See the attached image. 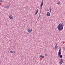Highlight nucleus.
I'll return each instance as SVG.
<instances>
[{
  "label": "nucleus",
  "instance_id": "1",
  "mask_svg": "<svg viewBox=\"0 0 65 65\" xmlns=\"http://www.w3.org/2000/svg\"><path fill=\"white\" fill-rule=\"evenodd\" d=\"M63 26H64V24H63L60 23L57 26V29L59 31H61L62 30H63Z\"/></svg>",
  "mask_w": 65,
  "mask_h": 65
},
{
  "label": "nucleus",
  "instance_id": "2",
  "mask_svg": "<svg viewBox=\"0 0 65 65\" xmlns=\"http://www.w3.org/2000/svg\"><path fill=\"white\" fill-rule=\"evenodd\" d=\"M63 63V59H62V58H61L59 62V63L60 64V65H61L62 64V63Z\"/></svg>",
  "mask_w": 65,
  "mask_h": 65
},
{
  "label": "nucleus",
  "instance_id": "3",
  "mask_svg": "<svg viewBox=\"0 0 65 65\" xmlns=\"http://www.w3.org/2000/svg\"><path fill=\"white\" fill-rule=\"evenodd\" d=\"M61 49H60L59 50L58 54V57H60V55H61Z\"/></svg>",
  "mask_w": 65,
  "mask_h": 65
},
{
  "label": "nucleus",
  "instance_id": "4",
  "mask_svg": "<svg viewBox=\"0 0 65 65\" xmlns=\"http://www.w3.org/2000/svg\"><path fill=\"white\" fill-rule=\"evenodd\" d=\"M27 31L29 33H31L32 32V29L30 28L28 29Z\"/></svg>",
  "mask_w": 65,
  "mask_h": 65
},
{
  "label": "nucleus",
  "instance_id": "5",
  "mask_svg": "<svg viewBox=\"0 0 65 65\" xmlns=\"http://www.w3.org/2000/svg\"><path fill=\"white\" fill-rule=\"evenodd\" d=\"M9 18L11 20H12V19H13V17L12 15H10L9 16Z\"/></svg>",
  "mask_w": 65,
  "mask_h": 65
},
{
  "label": "nucleus",
  "instance_id": "6",
  "mask_svg": "<svg viewBox=\"0 0 65 65\" xmlns=\"http://www.w3.org/2000/svg\"><path fill=\"white\" fill-rule=\"evenodd\" d=\"M46 15L47 16H48V17H50V16L51 15V14L50 13V12H47V13Z\"/></svg>",
  "mask_w": 65,
  "mask_h": 65
},
{
  "label": "nucleus",
  "instance_id": "7",
  "mask_svg": "<svg viewBox=\"0 0 65 65\" xmlns=\"http://www.w3.org/2000/svg\"><path fill=\"white\" fill-rule=\"evenodd\" d=\"M43 1H42L41 2V5H40V7H41V8H42V6H43Z\"/></svg>",
  "mask_w": 65,
  "mask_h": 65
},
{
  "label": "nucleus",
  "instance_id": "8",
  "mask_svg": "<svg viewBox=\"0 0 65 65\" xmlns=\"http://www.w3.org/2000/svg\"><path fill=\"white\" fill-rule=\"evenodd\" d=\"M38 9H37L36 11V13H35V15H36V14H37V13H38Z\"/></svg>",
  "mask_w": 65,
  "mask_h": 65
},
{
  "label": "nucleus",
  "instance_id": "9",
  "mask_svg": "<svg viewBox=\"0 0 65 65\" xmlns=\"http://www.w3.org/2000/svg\"><path fill=\"white\" fill-rule=\"evenodd\" d=\"M5 8L6 9L7 8L8 9V8H9V6H6L5 7Z\"/></svg>",
  "mask_w": 65,
  "mask_h": 65
},
{
  "label": "nucleus",
  "instance_id": "10",
  "mask_svg": "<svg viewBox=\"0 0 65 65\" xmlns=\"http://www.w3.org/2000/svg\"><path fill=\"white\" fill-rule=\"evenodd\" d=\"M58 48V46H56L54 47V48L55 49H57Z\"/></svg>",
  "mask_w": 65,
  "mask_h": 65
},
{
  "label": "nucleus",
  "instance_id": "11",
  "mask_svg": "<svg viewBox=\"0 0 65 65\" xmlns=\"http://www.w3.org/2000/svg\"><path fill=\"white\" fill-rule=\"evenodd\" d=\"M40 57H41L42 58H44V56H43V55H40Z\"/></svg>",
  "mask_w": 65,
  "mask_h": 65
},
{
  "label": "nucleus",
  "instance_id": "12",
  "mask_svg": "<svg viewBox=\"0 0 65 65\" xmlns=\"http://www.w3.org/2000/svg\"><path fill=\"white\" fill-rule=\"evenodd\" d=\"M60 58H62V57H63V56L62 55H59V56Z\"/></svg>",
  "mask_w": 65,
  "mask_h": 65
},
{
  "label": "nucleus",
  "instance_id": "13",
  "mask_svg": "<svg viewBox=\"0 0 65 65\" xmlns=\"http://www.w3.org/2000/svg\"><path fill=\"white\" fill-rule=\"evenodd\" d=\"M57 4L58 5H59L60 4V2H58V3H57Z\"/></svg>",
  "mask_w": 65,
  "mask_h": 65
},
{
  "label": "nucleus",
  "instance_id": "14",
  "mask_svg": "<svg viewBox=\"0 0 65 65\" xmlns=\"http://www.w3.org/2000/svg\"><path fill=\"white\" fill-rule=\"evenodd\" d=\"M45 56H47V54L46 53L45 54Z\"/></svg>",
  "mask_w": 65,
  "mask_h": 65
},
{
  "label": "nucleus",
  "instance_id": "15",
  "mask_svg": "<svg viewBox=\"0 0 65 65\" xmlns=\"http://www.w3.org/2000/svg\"><path fill=\"white\" fill-rule=\"evenodd\" d=\"M0 2H1V3H3V1H2V0H1L0 1Z\"/></svg>",
  "mask_w": 65,
  "mask_h": 65
},
{
  "label": "nucleus",
  "instance_id": "16",
  "mask_svg": "<svg viewBox=\"0 0 65 65\" xmlns=\"http://www.w3.org/2000/svg\"><path fill=\"white\" fill-rule=\"evenodd\" d=\"M10 52L11 53H13V51H10Z\"/></svg>",
  "mask_w": 65,
  "mask_h": 65
},
{
  "label": "nucleus",
  "instance_id": "17",
  "mask_svg": "<svg viewBox=\"0 0 65 65\" xmlns=\"http://www.w3.org/2000/svg\"><path fill=\"white\" fill-rule=\"evenodd\" d=\"M40 14L39 15V17H38V19H39V18H40Z\"/></svg>",
  "mask_w": 65,
  "mask_h": 65
},
{
  "label": "nucleus",
  "instance_id": "18",
  "mask_svg": "<svg viewBox=\"0 0 65 65\" xmlns=\"http://www.w3.org/2000/svg\"><path fill=\"white\" fill-rule=\"evenodd\" d=\"M50 12H51V9H50Z\"/></svg>",
  "mask_w": 65,
  "mask_h": 65
},
{
  "label": "nucleus",
  "instance_id": "19",
  "mask_svg": "<svg viewBox=\"0 0 65 65\" xmlns=\"http://www.w3.org/2000/svg\"><path fill=\"white\" fill-rule=\"evenodd\" d=\"M55 45H56V46H57V44H56Z\"/></svg>",
  "mask_w": 65,
  "mask_h": 65
},
{
  "label": "nucleus",
  "instance_id": "20",
  "mask_svg": "<svg viewBox=\"0 0 65 65\" xmlns=\"http://www.w3.org/2000/svg\"><path fill=\"white\" fill-rule=\"evenodd\" d=\"M13 53H15V51H14Z\"/></svg>",
  "mask_w": 65,
  "mask_h": 65
}]
</instances>
